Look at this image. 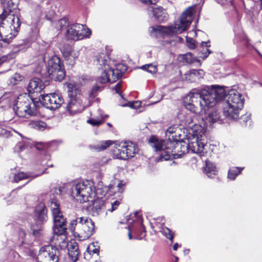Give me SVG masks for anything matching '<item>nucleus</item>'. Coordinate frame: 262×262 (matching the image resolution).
I'll use <instances>...</instances> for the list:
<instances>
[{
  "label": "nucleus",
  "mask_w": 262,
  "mask_h": 262,
  "mask_svg": "<svg viewBox=\"0 0 262 262\" xmlns=\"http://www.w3.org/2000/svg\"><path fill=\"white\" fill-rule=\"evenodd\" d=\"M113 144V142L111 140H107L105 141L101 142L99 144L97 145L96 149L98 151H102L106 149L108 147Z\"/></svg>",
  "instance_id": "nucleus-38"
},
{
  "label": "nucleus",
  "mask_w": 262,
  "mask_h": 262,
  "mask_svg": "<svg viewBox=\"0 0 262 262\" xmlns=\"http://www.w3.org/2000/svg\"><path fill=\"white\" fill-rule=\"evenodd\" d=\"M29 126L32 128L43 130L46 128L47 124L45 122L42 121L33 120L29 122Z\"/></svg>",
  "instance_id": "nucleus-28"
},
{
  "label": "nucleus",
  "mask_w": 262,
  "mask_h": 262,
  "mask_svg": "<svg viewBox=\"0 0 262 262\" xmlns=\"http://www.w3.org/2000/svg\"><path fill=\"white\" fill-rule=\"evenodd\" d=\"M226 97L223 105V114L229 119L239 118V112L243 108L245 99L235 90H231L226 95L225 89L220 86H205L202 89H193L184 99L186 109L195 114L205 113L208 108L214 106Z\"/></svg>",
  "instance_id": "nucleus-1"
},
{
  "label": "nucleus",
  "mask_w": 262,
  "mask_h": 262,
  "mask_svg": "<svg viewBox=\"0 0 262 262\" xmlns=\"http://www.w3.org/2000/svg\"><path fill=\"white\" fill-rule=\"evenodd\" d=\"M88 123L91 124L93 126H99L103 123V121L101 119H96L92 118L87 121Z\"/></svg>",
  "instance_id": "nucleus-45"
},
{
  "label": "nucleus",
  "mask_w": 262,
  "mask_h": 262,
  "mask_svg": "<svg viewBox=\"0 0 262 262\" xmlns=\"http://www.w3.org/2000/svg\"><path fill=\"white\" fill-rule=\"evenodd\" d=\"M141 105V102L139 101H136L132 103H129V105H127L126 104H123V106H128L131 108H134V109H137L138 108L140 107Z\"/></svg>",
  "instance_id": "nucleus-46"
},
{
  "label": "nucleus",
  "mask_w": 262,
  "mask_h": 262,
  "mask_svg": "<svg viewBox=\"0 0 262 262\" xmlns=\"http://www.w3.org/2000/svg\"><path fill=\"white\" fill-rule=\"evenodd\" d=\"M186 123L188 125V126L190 128V132L192 133V128L196 124L191 125L193 123V119L191 115H188L185 120Z\"/></svg>",
  "instance_id": "nucleus-47"
},
{
  "label": "nucleus",
  "mask_w": 262,
  "mask_h": 262,
  "mask_svg": "<svg viewBox=\"0 0 262 262\" xmlns=\"http://www.w3.org/2000/svg\"><path fill=\"white\" fill-rule=\"evenodd\" d=\"M111 51L109 47H106L96 56L97 61L100 66L99 71L101 73L97 80L101 83L115 82L126 70V67L123 64H118L115 69L114 68V62L110 58Z\"/></svg>",
  "instance_id": "nucleus-2"
},
{
  "label": "nucleus",
  "mask_w": 262,
  "mask_h": 262,
  "mask_svg": "<svg viewBox=\"0 0 262 262\" xmlns=\"http://www.w3.org/2000/svg\"><path fill=\"white\" fill-rule=\"evenodd\" d=\"M46 164H47V162L46 161H45L43 160L42 161H41V164L42 166H45Z\"/></svg>",
  "instance_id": "nucleus-62"
},
{
  "label": "nucleus",
  "mask_w": 262,
  "mask_h": 262,
  "mask_svg": "<svg viewBox=\"0 0 262 262\" xmlns=\"http://www.w3.org/2000/svg\"><path fill=\"white\" fill-rule=\"evenodd\" d=\"M11 0H5L3 2L5 9L0 15V20H6L11 31L16 33L20 31V23L17 16H15L9 7V2Z\"/></svg>",
  "instance_id": "nucleus-13"
},
{
  "label": "nucleus",
  "mask_w": 262,
  "mask_h": 262,
  "mask_svg": "<svg viewBox=\"0 0 262 262\" xmlns=\"http://www.w3.org/2000/svg\"><path fill=\"white\" fill-rule=\"evenodd\" d=\"M66 37L68 39H71L73 41H78L83 39L90 38L91 34H66Z\"/></svg>",
  "instance_id": "nucleus-29"
},
{
  "label": "nucleus",
  "mask_w": 262,
  "mask_h": 262,
  "mask_svg": "<svg viewBox=\"0 0 262 262\" xmlns=\"http://www.w3.org/2000/svg\"><path fill=\"white\" fill-rule=\"evenodd\" d=\"M14 105L16 114L20 117L29 118L37 114L35 104L27 94L20 95Z\"/></svg>",
  "instance_id": "nucleus-8"
},
{
  "label": "nucleus",
  "mask_w": 262,
  "mask_h": 262,
  "mask_svg": "<svg viewBox=\"0 0 262 262\" xmlns=\"http://www.w3.org/2000/svg\"><path fill=\"white\" fill-rule=\"evenodd\" d=\"M161 233L164 235L166 238L169 239L171 243L173 242V233L167 227H162L160 230Z\"/></svg>",
  "instance_id": "nucleus-36"
},
{
  "label": "nucleus",
  "mask_w": 262,
  "mask_h": 262,
  "mask_svg": "<svg viewBox=\"0 0 262 262\" xmlns=\"http://www.w3.org/2000/svg\"><path fill=\"white\" fill-rule=\"evenodd\" d=\"M93 202L92 207V215L96 216L99 215L102 211L106 209L109 204H106V202L102 199H95Z\"/></svg>",
  "instance_id": "nucleus-21"
},
{
  "label": "nucleus",
  "mask_w": 262,
  "mask_h": 262,
  "mask_svg": "<svg viewBox=\"0 0 262 262\" xmlns=\"http://www.w3.org/2000/svg\"><path fill=\"white\" fill-rule=\"evenodd\" d=\"M58 250L53 245L41 247L37 255V262H58Z\"/></svg>",
  "instance_id": "nucleus-14"
},
{
  "label": "nucleus",
  "mask_w": 262,
  "mask_h": 262,
  "mask_svg": "<svg viewBox=\"0 0 262 262\" xmlns=\"http://www.w3.org/2000/svg\"><path fill=\"white\" fill-rule=\"evenodd\" d=\"M143 3L146 4H155L159 0H143Z\"/></svg>",
  "instance_id": "nucleus-54"
},
{
  "label": "nucleus",
  "mask_w": 262,
  "mask_h": 262,
  "mask_svg": "<svg viewBox=\"0 0 262 262\" xmlns=\"http://www.w3.org/2000/svg\"><path fill=\"white\" fill-rule=\"evenodd\" d=\"M142 69L147 71L151 74H155L157 72V67L156 66L152 64H145L141 67Z\"/></svg>",
  "instance_id": "nucleus-41"
},
{
  "label": "nucleus",
  "mask_w": 262,
  "mask_h": 262,
  "mask_svg": "<svg viewBox=\"0 0 262 262\" xmlns=\"http://www.w3.org/2000/svg\"><path fill=\"white\" fill-rule=\"evenodd\" d=\"M260 9L262 10V0H260Z\"/></svg>",
  "instance_id": "nucleus-64"
},
{
  "label": "nucleus",
  "mask_w": 262,
  "mask_h": 262,
  "mask_svg": "<svg viewBox=\"0 0 262 262\" xmlns=\"http://www.w3.org/2000/svg\"><path fill=\"white\" fill-rule=\"evenodd\" d=\"M9 27V24H7L6 20H0V33L6 31V28Z\"/></svg>",
  "instance_id": "nucleus-48"
},
{
  "label": "nucleus",
  "mask_w": 262,
  "mask_h": 262,
  "mask_svg": "<svg viewBox=\"0 0 262 262\" xmlns=\"http://www.w3.org/2000/svg\"><path fill=\"white\" fill-rule=\"evenodd\" d=\"M23 79V77L18 73H15L9 79L8 84L14 85L17 84Z\"/></svg>",
  "instance_id": "nucleus-35"
},
{
  "label": "nucleus",
  "mask_w": 262,
  "mask_h": 262,
  "mask_svg": "<svg viewBox=\"0 0 262 262\" xmlns=\"http://www.w3.org/2000/svg\"><path fill=\"white\" fill-rule=\"evenodd\" d=\"M48 73L51 78L55 81H61L65 76L63 64L60 58L55 55L49 60L48 63Z\"/></svg>",
  "instance_id": "nucleus-11"
},
{
  "label": "nucleus",
  "mask_w": 262,
  "mask_h": 262,
  "mask_svg": "<svg viewBox=\"0 0 262 262\" xmlns=\"http://www.w3.org/2000/svg\"><path fill=\"white\" fill-rule=\"evenodd\" d=\"M128 230H129V232L128 233V237H129V239H132V236L131 231H130L133 230L136 233H137V231L132 226H128Z\"/></svg>",
  "instance_id": "nucleus-52"
},
{
  "label": "nucleus",
  "mask_w": 262,
  "mask_h": 262,
  "mask_svg": "<svg viewBox=\"0 0 262 262\" xmlns=\"http://www.w3.org/2000/svg\"><path fill=\"white\" fill-rule=\"evenodd\" d=\"M67 249L68 254L71 257L73 262H76L79 255L78 247L77 244L73 241L68 243Z\"/></svg>",
  "instance_id": "nucleus-24"
},
{
  "label": "nucleus",
  "mask_w": 262,
  "mask_h": 262,
  "mask_svg": "<svg viewBox=\"0 0 262 262\" xmlns=\"http://www.w3.org/2000/svg\"><path fill=\"white\" fill-rule=\"evenodd\" d=\"M186 38L187 47L190 49H195L197 45L196 41L194 39L187 36L186 37Z\"/></svg>",
  "instance_id": "nucleus-43"
},
{
  "label": "nucleus",
  "mask_w": 262,
  "mask_h": 262,
  "mask_svg": "<svg viewBox=\"0 0 262 262\" xmlns=\"http://www.w3.org/2000/svg\"><path fill=\"white\" fill-rule=\"evenodd\" d=\"M244 168L242 167H233L228 170V178L231 180H234L236 177L242 172Z\"/></svg>",
  "instance_id": "nucleus-31"
},
{
  "label": "nucleus",
  "mask_w": 262,
  "mask_h": 262,
  "mask_svg": "<svg viewBox=\"0 0 262 262\" xmlns=\"http://www.w3.org/2000/svg\"><path fill=\"white\" fill-rule=\"evenodd\" d=\"M35 213L38 222L42 223L47 221V210L43 204H40L36 206Z\"/></svg>",
  "instance_id": "nucleus-25"
},
{
  "label": "nucleus",
  "mask_w": 262,
  "mask_h": 262,
  "mask_svg": "<svg viewBox=\"0 0 262 262\" xmlns=\"http://www.w3.org/2000/svg\"><path fill=\"white\" fill-rule=\"evenodd\" d=\"M60 50L65 58L70 64H74L75 60L79 56L77 51H73L72 48L69 45L63 46L60 48Z\"/></svg>",
  "instance_id": "nucleus-18"
},
{
  "label": "nucleus",
  "mask_w": 262,
  "mask_h": 262,
  "mask_svg": "<svg viewBox=\"0 0 262 262\" xmlns=\"http://www.w3.org/2000/svg\"><path fill=\"white\" fill-rule=\"evenodd\" d=\"M45 87L44 83L39 78H34L30 80L27 89L29 93L38 94L41 92Z\"/></svg>",
  "instance_id": "nucleus-19"
},
{
  "label": "nucleus",
  "mask_w": 262,
  "mask_h": 262,
  "mask_svg": "<svg viewBox=\"0 0 262 262\" xmlns=\"http://www.w3.org/2000/svg\"><path fill=\"white\" fill-rule=\"evenodd\" d=\"M202 46H206L207 47H209L210 46V45L209 43V41L205 42L203 41L201 43Z\"/></svg>",
  "instance_id": "nucleus-58"
},
{
  "label": "nucleus",
  "mask_w": 262,
  "mask_h": 262,
  "mask_svg": "<svg viewBox=\"0 0 262 262\" xmlns=\"http://www.w3.org/2000/svg\"><path fill=\"white\" fill-rule=\"evenodd\" d=\"M11 0H5L3 2L5 9L0 15V20H6L11 31L16 33L20 31V23L17 16H15L9 7V2Z\"/></svg>",
  "instance_id": "nucleus-12"
},
{
  "label": "nucleus",
  "mask_w": 262,
  "mask_h": 262,
  "mask_svg": "<svg viewBox=\"0 0 262 262\" xmlns=\"http://www.w3.org/2000/svg\"><path fill=\"white\" fill-rule=\"evenodd\" d=\"M152 15L160 22L166 21L168 20V15L161 7L153 6L151 7Z\"/></svg>",
  "instance_id": "nucleus-23"
},
{
  "label": "nucleus",
  "mask_w": 262,
  "mask_h": 262,
  "mask_svg": "<svg viewBox=\"0 0 262 262\" xmlns=\"http://www.w3.org/2000/svg\"><path fill=\"white\" fill-rule=\"evenodd\" d=\"M50 207L54 221V225L53 227L54 235L67 234L66 219L63 217L62 212L60 211L59 204L56 200H51Z\"/></svg>",
  "instance_id": "nucleus-9"
},
{
  "label": "nucleus",
  "mask_w": 262,
  "mask_h": 262,
  "mask_svg": "<svg viewBox=\"0 0 262 262\" xmlns=\"http://www.w3.org/2000/svg\"><path fill=\"white\" fill-rule=\"evenodd\" d=\"M75 27L76 29V33L80 32H84L85 33H92L90 29L88 28L85 25H81L80 24H75Z\"/></svg>",
  "instance_id": "nucleus-39"
},
{
  "label": "nucleus",
  "mask_w": 262,
  "mask_h": 262,
  "mask_svg": "<svg viewBox=\"0 0 262 262\" xmlns=\"http://www.w3.org/2000/svg\"><path fill=\"white\" fill-rule=\"evenodd\" d=\"M220 113L217 111H214L209 113L205 118V123L207 125H211L214 123L221 121L222 119Z\"/></svg>",
  "instance_id": "nucleus-26"
},
{
  "label": "nucleus",
  "mask_w": 262,
  "mask_h": 262,
  "mask_svg": "<svg viewBox=\"0 0 262 262\" xmlns=\"http://www.w3.org/2000/svg\"><path fill=\"white\" fill-rule=\"evenodd\" d=\"M70 226L74 235L80 241L88 239L95 232V223L88 216H77L71 221Z\"/></svg>",
  "instance_id": "nucleus-6"
},
{
  "label": "nucleus",
  "mask_w": 262,
  "mask_h": 262,
  "mask_svg": "<svg viewBox=\"0 0 262 262\" xmlns=\"http://www.w3.org/2000/svg\"><path fill=\"white\" fill-rule=\"evenodd\" d=\"M99 247L98 245V243H93L90 244L87 247L86 253H85V256L86 254L92 255L96 254L98 255L99 251Z\"/></svg>",
  "instance_id": "nucleus-33"
},
{
  "label": "nucleus",
  "mask_w": 262,
  "mask_h": 262,
  "mask_svg": "<svg viewBox=\"0 0 262 262\" xmlns=\"http://www.w3.org/2000/svg\"><path fill=\"white\" fill-rule=\"evenodd\" d=\"M184 252L185 254H188V252H189V250L188 249H186V250H184Z\"/></svg>",
  "instance_id": "nucleus-63"
},
{
  "label": "nucleus",
  "mask_w": 262,
  "mask_h": 262,
  "mask_svg": "<svg viewBox=\"0 0 262 262\" xmlns=\"http://www.w3.org/2000/svg\"><path fill=\"white\" fill-rule=\"evenodd\" d=\"M124 185L120 182L117 185H110L108 186V191L110 194L112 195L113 193H116L117 191L119 193H121L123 191Z\"/></svg>",
  "instance_id": "nucleus-34"
},
{
  "label": "nucleus",
  "mask_w": 262,
  "mask_h": 262,
  "mask_svg": "<svg viewBox=\"0 0 262 262\" xmlns=\"http://www.w3.org/2000/svg\"><path fill=\"white\" fill-rule=\"evenodd\" d=\"M205 129L201 125H194L188 139L189 150L200 156H206L209 145L206 143Z\"/></svg>",
  "instance_id": "nucleus-5"
},
{
  "label": "nucleus",
  "mask_w": 262,
  "mask_h": 262,
  "mask_svg": "<svg viewBox=\"0 0 262 262\" xmlns=\"http://www.w3.org/2000/svg\"><path fill=\"white\" fill-rule=\"evenodd\" d=\"M106 204H109L108 207H107V211L112 212L118 208L120 204V201L115 200L111 202H106Z\"/></svg>",
  "instance_id": "nucleus-37"
},
{
  "label": "nucleus",
  "mask_w": 262,
  "mask_h": 262,
  "mask_svg": "<svg viewBox=\"0 0 262 262\" xmlns=\"http://www.w3.org/2000/svg\"><path fill=\"white\" fill-rule=\"evenodd\" d=\"M58 28L65 33H76L75 24H69L67 18L63 17L58 22Z\"/></svg>",
  "instance_id": "nucleus-22"
},
{
  "label": "nucleus",
  "mask_w": 262,
  "mask_h": 262,
  "mask_svg": "<svg viewBox=\"0 0 262 262\" xmlns=\"http://www.w3.org/2000/svg\"><path fill=\"white\" fill-rule=\"evenodd\" d=\"M242 119L245 121V123L247 124V122L248 121H250L251 118H250V115H246L245 116H242Z\"/></svg>",
  "instance_id": "nucleus-56"
},
{
  "label": "nucleus",
  "mask_w": 262,
  "mask_h": 262,
  "mask_svg": "<svg viewBox=\"0 0 262 262\" xmlns=\"http://www.w3.org/2000/svg\"><path fill=\"white\" fill-rule=\"evenodd\" d=\"M51 245L58 250L66 249L68 246L67 234L53 235L50 239Z\"/></svg>",
  "instance_id": "nucleus-17"
},
{
  "label": "nucleus",
  "mask_w": 262,
  "mask_h": 262,
  "mask_svg": "<svg viewBox=\"0 0 262 262\" xmlns=\"http://www.w3.org/2000/svg\"><path fill=\"white\" fill-rule=\"evenodd\" d=\"M100 87H99V86H97V85L94 86L92 88L91 91L89 94L90 97H92L95 96L97 92L100 91Z\"/></svg>",
  "instance_id": "nucleus-49"
},
{
  "label": "nucleus",
  "mask_w": 262,
  "mask_h": 262,
  "mask_svg": "<svg viewBox=\"0 0 262 262\" xmlns=\"http://www.w3.org/2000/svg\"><path fill=\"white\" fill-rule=\"evenodd\" d=\"M77 90L69 91L70 100L67 106V110L71 115L81 112L84 109V105L80 95L77 94Z\"/></svg>",
  "instance_id": "nucleus-15"
},
{
  "label": "nucleus",
  "mask_w": 262,
  "mask_h": 262,
  "mask_svg": "<svg viewBox=\"0 0 262 262\" xmlns=\"http://www.w3.org/2000/svg\"><path fill=\"white\" fill-rule=\"evenodd\" d=\"M101 115V117L102 118V119H105V118H107L108 116V115H105V116H103L102 114H100Z\"/></svg>",
  "instance_id": "nucleus-60"
},
{
  "label": "nucleus",
  "mask_w": 262,
  "mask_h": 262,
  "mask_svg": "<svg viewBox=\"0 0 262 262\" xmlns=\"http://www.w3.org/2000/svg\"><path fill=\"white\" fill-rule=\"evenodd\" d=\"M194 9L187 8L181 15L179 19L174 24L168 27L155 25L149 28V33H182L187 30L192 19Z\"/></svg>",
  "instance_id": "nucleus-4"
},
{
  "label": "nucleus",
  "mask_w": 262,
  "mask_h": 262,
  "mask_svg": "<svg viewBox=\"0 0 262 262\" xmlns=\"http://www.w3.org/2000/svg\"><path fill=\"white\" fill-rule=\"evenodd\" d=\"M25 148V146L22 143H18L15 147V150L18 152L24 150Z\"/></svg>",
  "instance_id": "nucleus-50"
},
{
  "label": "nucleus",
  "mask_w": 262,
  "mask_h": 262,
  "mask_svg": "<svg viewBox=\"0 0 262 262\" xmlns=\"http://www.w3.org/2000/svg\"><path fill=\"white\" fill-rule=\"evenodd\" d=\"M95 195V187L90 181H86L75 184L71 188L72 197L80 203L93 201Z\"/></svg>",
  "instance_id": "nucleus-7"
},
{
  "label": "nucleus",
  "mask_w": 262,
  "mask_h": 262,
  "mask_svg": "<svg viewBox=\"0 0 262 262\" xmlns=\"http://www.w3.org/2000/svg\"><path fill=\"white\" fill-rule=\"evenodd\" d=\"M15 37L13 34H0V39L6 43H10Z\"/></svg>",
  "instance_id": "nucleus-40"
},
{
  "label": "nucleus",
  "mask_w": 262,
  "mask_h": 262,
  "mask_svg": "<svg viewBox=\"0 0 262 262\" xmlns=\"http://www.w3.org/2000/svg\"><path fill=\"white\" fill-rule=\"evenodd\" d=\"M62 189H63V188L62 187H59L58 188V191H59V194H61L62 193Z\"/></svg>",
  "instance_id": "nucleus-61"
},
{
  "label": "nucleus",
  "mask_w": 262,
  "mask_h": 262,
  "mask_svg": "<svg viewBox=\"0 0 262 262\" xmlns=\"http://www.w3.org/2000/svg\"><path fill=\"white\" fill-rule=\"evenodd\" d=\"M138 152L137 145L132 142H122L114 150V156L117 159L126 160L134 157Z\"/></svg>",
  "instance_id": "nucleus-10"
},
{
  "label": "nucleus",
  "mask_w": 262,
  "mask_h": 262,
  "mask_svg": "<svg viewBox=\"0 0 262 262\" xmlns=\"http://www.w3.org/2000/svg\"><path fill=\"white\" fill-rule=\"evenodd\" d=\"M150 145L158 152L160 161H166L171 158H180L189 150L188 143L177 140L163 141L155 136L149 140Z\"/></svg>",
  "instance_id": "nucleus-3"
},
{
  "label": "nucleus",
  "mask_w": 262,
  "mask_h": 262,
  "mask_svg": "<svg viewBox=\"0 0 262 262\" xmlns=\"http://www.w3.org/2000/svg\"><path fill=\"white\" fill-rule=\"evenodd\" d=\"M39 99L43 105L50 110L58 108L63 102V99L61 95L56 93L41 94Z\"/></svg>",
  "instance_id": "nucleus-16"
},
{
  "label": "nucleus",
  "mask_w": 262,
  "mask_h": 262,
  "mask_svg": "<svg viewBox=\"0 0 262 262\" xmlns=\"http://www.w3.org/2000/svg\"><path fill=\"white\" fill-rule=\"evenodd\" d=\"M141 215L138 212H136L134 213V216L136 217V219L133 220V222H137L138 220V224L140 226L141 233L140 235L139 238H142L143 236H145V227L142 224V221L140 219Z\"/></svg>",
  "instance_id": "nucleus-32"
},
{
  "label": "nucleus",
  "mask_w": 262,
  "mask_h": 262,
  "mask_svg": "<svg viewBox=\"0 0 262 262\" xmlns=\"http://www.w3.org/2000/svg\"><path fill=\"white\" fill-rule=\"evenodd\" d=\"M211 53V51L209 49L206 50V52H202L201 54L203 55H200V57L202 58L203 59H206L208 55Z\"/></svg>",
  "instance_id": "nucleus-51"
},
{
  "label": "nucleus",
  "mask_w": 262,
  "mask_h": 262,
  "mask_svg": "<svg viewBox=\"0 0 262 262\" xmlns=\"http://www.w3.org/2000/svg\"><path fill=\"white\" fill-rule=\"evenodd\" d=\"M179 247V244L178 243H176L175 244H174V245L173 246V249L174 250H177Z\"/></svg>",
  "instance_id": "nucleus-59"
},
{
  "label": "nucleus",
  "mask_w": 262,
  "mask_h": 262,
  "mask_svg": "<svg viewBox=\"0 0 262 262\" xmlns=\"http://www.w3.org/2000/svg\"><path fill=\"white\" fill-rule=\"evenodd\" d=\"M45 170L46 169L43 171L41 173H39V174H36V175H34L33 176H30L27 173H24V172H19L17 174L14 175V181L17 183L19 181L23 180V179H27V178H30V177H31L32 179V178H35L41 174H42V173H45Z\"/></svg>",
  "instance_id": "nucleus-30"
},
{
  "label": "nucleus",
  "mask_w": 262,
  "mask_h": 262,
  "mask_svg": "<svg viewBox=\"0 0 262 262\" xmlns=\"http://www.w3.org/2000/svg\"><path fill=\"white\" fill-rule=\"evenodd\" d=\"M184 56L186 61L188 63H192L194 61L200 62V60L196 59L195 57H194L193 55L190 52L185 54Z\"/></svg>",
  "instance_id": "nucleus-42"
},
{
  "label": "nucleus",
  "mask_w": 262,
  "mask_h": 262,
  "mask_svg": "<svg viewBox=\"0 0 262 262\" xmlns=\"http://www.w3.org/2000/svg\"><path fill=\"white\" fill-rule=\"evenodd\" d=\"M121 89V84L120 83H118L114 87V90L116 91V93L119 94L120 96H121V94L120 92V90Z\"/></svg>",
  "instance_id": "nucleus-53"
},
{
  "label": "nucleus",
  "mask_w": 262,
  "mask_h": 262,
  "mask_svg": "<svg viewBox=\"0 0 262 262\" xmlns=\"http://www.w3.org/2000/svg\"><path fill=\"white\" fill-rule=\"evenodd\" d=\"M15 56V54L14 53H12L11 54H9L7 55L3 56L0 58V64H2L4 61L7 60H9L10 59L14 58Z\"/></svg>",
  "instance_id": "nucleus-44"
},
{
  "label": "nucleus",
  "mask_w": 262,
  "mask_h": 262,
  "mask_svg": "<svg viewBox=\"0 0 262 262\" xmlns=\"http://www.w3.org/2000/svg\"><path fill=\"white\" fill-rule=\"evenodd\" d=\"M205 73L202 70L191 69L186 73L183 78L185 80L194 82L202 78Z\"/></svg>",
  "instance_id": "nucleus-20"
},
{
  "label": "nucleus",
  "mask_w": 262,
  "mask_h": 262,
  "mask_svg": "<svg viewBox=\"0 0 262 262\" xmlns=\"http://www.w3.org/2000/svg\"><path fill=\"white\" fill-rule=\"evenodd\" d=\"M19 235L20 236H21L22 238H23L24 236H25V231L21 230L20 231V232H19ZM21 243H22L23 245L26 244V242H25V241L24 239H23V241H22Z\"/></svg>",
  "instance_id": "nucleus-57"
},
{
  "label": "nucleus",
  "mask_w": 262,
  "mask_h": 262,
  "mask_svg": "<svg viewBox=\"0 0 262 262\" xmlns=\"http://www.w3.org/2000/svg\"><path fill=\"white\" fill-rule=\"evenodd\" d=\"M174 132H175L174 128L170 127H169L167 129V130L166 132V135H168V134L170 135V134H172Z\"/></svg>",
  "instance_id": "nucleus-55"
},
{
  "label": "nucleus",
  "mask_w": 262,
  "mask_h": 262,
  "mask_svg": "<svg viewBox=\"0 0 262 262\" xmlns=\"http://www.w3.org/2000/svg\"><path fill=\"white\" fill-rule=\"evenodd\" d=\"M206 175L209 178H213L216 175L217 170L213 163L209 161L206 162V166L204 168Z\"/></svg>",
  "instance_id": "nucleus-27"
}]
</instances>
